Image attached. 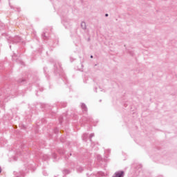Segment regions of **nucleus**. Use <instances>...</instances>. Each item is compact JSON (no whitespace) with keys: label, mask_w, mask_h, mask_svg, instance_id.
<instances>
[{"label":"nucleus","mask_w":177,"mask_h":177,"mask_svg":"<svg viewBox=\"0 0 177 177\" xmlns=\"http://www.w3.org/2000/svg\"><path fill=\"white\" fill-rule=\"evenodd\" d=\"M10 41L12 44H17V42H21V37L19 36H15V37H11L10 39Z\"/></svg>","instance_id":"f257e3e1"},{"label":"nucleus","mask_w":177,"mask_h":177,"mask_svg":"<svg viewBox=\"0 0 177 177\" xmlns=\"http://www.w3.org/2000/svg\"><path fill=\"white\" fill-rule=\"evenodd\" d=\"M112 177H124V171H116Z\"/></svg>","instance_id":"f03ea898"},{"label":"nucleus","mask_w":177,"mask_h":177,"mask_svg":"<svg viewBox=\"0 0 177 177\" xmlns=\"http://www.w3.org/2000/svg\"><path fill=\"white\" fill-rule=\"evenodd\" d=\"M82 110L85 113L88 112V107H86V105L84 103L82 104Z\"/></svg>","instance_id":"7ed1b4c3"},{"label":"nucleus","mask_w":177,"mask_h":177,"mask_svg":"<svg viewBox=\"0 0 177 177\" xmlns=\"http://www.w3.org/2000/svg\"><path fill=\"white\" fill-rule=\"evenodd\" d=\"M81 27L82 30H86V23H85L84 21H82L81 23Z\"/></svg>","instance_id":"20e7f679"},{"label":"nucleus","mask_w":177,"mask_h":177,"mask_svg":"<svg viewBox=\"0 0 177 177\" xmlns=\"http://www.w3.org/2000/svg\"><path fill=\"white\" fill-rule=\"evenodd\" d=\"M82 139L84 142H86L88 140V133L83 134Z\"/></svg>","instance_id":"39448f33"},{"label":"nucleus","mask_w":177,"mask_h":177,"mask_svg":"<svg viewBox=\"0 0 177 177\" xmlns=\"http://www.w3.org/2000/svg\"><path fill=\"white\" fill-rule=\"evenodd\" d=\"M93 136H95V133H92L90 134V137H89L90 142H92V138H93Z\"/></svg>","instance_id":"423d86ee"},{"label":"nucleus","mask_w":177,"mask_h":177,"mask_svg":"<svg viewBox=\"0 0 177 177\" xmlns=\"http://www.w3.org/2000/svg\"><path fill=\"white\" fill-rule=\"evenodd\" d=\"M64 174H65V175H67L68 174H70V170L68 169H65L63 171Z\"/></svg>","instance_id":"0eeeda50"},{"label":"nucleus","mask_w":177,"mask_h":177,"mask_svg":"<svg viewBox=\"0 0 177 177\" xmlns=\"http://www.w3.org/2000/svg\"><path fill=\"white\" fill-rule=\"evenodd\" d=\"M77 172H82V171L84 170L82 167H77Z\"/></svg>","instance_id":"6e6552de"},{"label":"nucleus","mask_w":177,"mask_h":177,"mask_svg":"<svg viewBox=\"0 0 177 177\" xmlns=\"http://www.w3.org/2000/svg\"><path fill=\"white\" fill-rule=\"evenodd\" d=\"M41 37H42L43 39H46V38H48V37H46V35H45V33H43V34L41 35Z\"/></svg>","instance_id":"1a4fd4ad"},{"label":"nucleus","mask_w":177,"mask_h":177,"mask_svg":"<svg viewBox=\"0 0 177 177\" xmlns=\"http://www.w3.org/2000/svg\"><path fill=\"white\" fill-rule=\"evenodd\" d=\"M98 160H102V156H98Z\"/></svg>","instance_id":"9d476101"},{"label":"nucleus","mask_w":177,"mask_h":177,"mask_svg":"<svg viewBox=\"0 0 177 177\" xmlns=\"http://www.w3.org/2000/svg\"><path fill=\"white\" fill-rule=\"evenodd\" d=\"M105 17H109V14H105Z\"/></svg>","instance_id":"9b49d317"},{"label":"nucleus","mask_w":177,"mask_h":177,"mask_svg":"<svg viewBox=\"0 0 177 177\" xmlns=\"http://www.w3.org/2000/svg\"><path fill=\"white\" fill-rule=\"evenodd\" d=\"M71 62H74V59H73L72 57H71Z\"/></svg>","instance_id":"f8f14e48"},{"label":"nucleus","mask_w":177,"mask_h":177,"mask_svg":"<svg viewBox=\"0 0 177 177\" xmlns=\"http://www.w3.org/2000/svg\"><path fill=\"white\" fill-rule=\"evenodd\" d=\"M45 156H46V158H44V160H46V159L48 158V156H47V155H45Z\"/></svg>","instance_id":"ddd939ff"},{"label":"nucleus","mask_w":177,"mask_h":177,"mask_svg":"<svg viewBox=\"0 0 177 177\" xmlns=\"http://www.w3.org/2000/svg\"><path fill=\"white\" fill-rule=\"evenodd\" d=\"M2 172V168L0 167V174Z\"/></svg>","instance_id":"4468645a"},{"label":"nucleus","mask_w":177,"mask_h":177,"mask_svg":"<svg viewBox=\"0 0 177 177\" xmlns=\"http://www.w3.org/2000/svg\"><path fill=\"white\" fill-rule=\"evenodd\" d=\"M91 58L93 59V55H91Z\"/></svg>","instance_id":"2eb2a0df"},{"label":"nucleus","mask_w":177,"mask_h":177,"mask_svg":"<svg viewBox=\"0 0 177 177\" xmlns=\"http://www.w3.org/2000/svg\"><path fill=\"white\" fill-rule=\"evenodd\" d=\"M97 88H95V92H97Z\"/></svg>","instance_id":"dca6fc26"},{"label":"nucleus","mask_w":177,"mask_h":177,"mask_svg":"<svg viewBox=\"0 0 177 177\" xmlns=\"http://www.w3.org/2000/svg\"><path fill=\"white\" fill-rule=\"evenodd\" d=\"M54 158H56V155H54Z\"/></svg>","instance_id":"f3484780"},{"label":"nucleus","mask_w":177,"mask_h":177,"mask_svg":"<svg viewBox=\"0 0 177 177\" xmlns=\"http://www.w3.org/2000/svg\"><path fill=\"white\" fill-rule=\"evenodd\" d=\"M88 121H92V120H91V119H88Z\"/></svg>","instance_id":"a211bd4d"},{"label":"nucleus","mask_w":177,"mask_h":177,"mask_svg":"<svg viewBox=\"0 0 177 177\" xmlns=\"http://www.w3.org/2000/svg\"><path fill=\"white\" fill-rule=\"evenodd\" d=\"M44 176H46V173H45Z\"/></svg>","instance_id":"6ab92c4d"},{"label":"nucleus","mask_w":177,"mask_h":177,"mask_svg":"<svg viewBox=\"0 0 177 177\" xmlns=\"http://www.w3.org/2000/svg\"><path fill=\"white\" fill-rule=\"evenodd\" d=\"M44 176H46V173H45Z\"/></svg>","instance_id":"aec40b11"}]
</instances>
